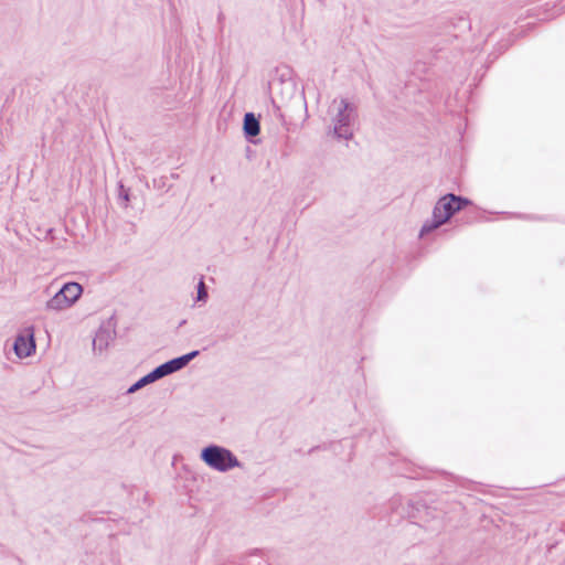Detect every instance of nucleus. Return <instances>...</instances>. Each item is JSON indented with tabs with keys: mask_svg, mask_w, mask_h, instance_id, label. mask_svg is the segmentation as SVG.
<instances>
[{
	"mask_svg": "<svg viewBox=\"0 0 565 565\" xmlns=\"http://www.w3.org/2000/svg\"><path fill=\"white\" fill-rule=\"evenodd\" d=\"M472 202L470 199L457 195L455 193H446L440 196L436 202L431 218L427 220L420 231L419 237H424L427 234H430L435 230L439 228L441 225L446 224L455 214L465 210L468 205H471Z\"/></svg>",
	"mask_w": 565,
	"mask_h": 565,
	"instance_id": "f257e3e1",
	"label": "nucleus"
},
{
	"mask_svg": "<svg viewBox=\"0 0 565 565\" xmlns=\"http://www.w3.org/2000/svg\"><path fill=\"white\" fill-rule=\"evenodd\" d=\"M200 459L207 467L220 472H227L243 466L232 450L216 444L203 447L200 452Z\"/></svg>",
	"mask_w": 565,
	"mask_h": 565,
	"instance_id": "f03ea898",
	"label": "nucleus"
},
{
	"mask_svg": "<svg viewBox=\"0 0 565 565\" xmlns=\"http://www.w3.org/2000/svg\"><path fill=\"white\" fill-rule=\"evenodd\" d=\"M358 117V108L354 103L347 98L339 102L338 113L333 118V137L338 140H350L353 138L352 126Z\"/></svg>",
	"mask_w": 565,
	"mask_h": 565,
	"instance_id": "7ed1b4c3",
	"label": "nucleus"
},
{
	"mask_svg": "<svg viewBox=\"0 0 565 565\" xmlns=\"http://www.w3.org/2000/svg\"><path fill=\"white\" fill-rule=\"evenodd\" d=\"M114 320H115L114 317L109 318V320L107 322L108 326L106 327V326L102 324L98 328V330L96 331L95 337L93 339V350L94 351L103 352L104 350H106L108 348L109 342L115 338L116 323L114 322Z\"/></svg>",
	"mask_w": 565,
	"mask_h": 565,
	"instance_id": "20e7f679",
	"label": "nucleus"
},
{
	"mask_svg": "<svg viewBox=\"0 0 565 565\" xmlns=\"http://www.w3.org/2000/svg\"><path fill=\"white\" fill-rule=\"evenodd\" d=\"M243 134L247 142L253 145H258L260 142V139L257 138L260 134V121L259 117L253 111H247L244 115Z\"/></svg>",
	"mask_w": 565,
	"mask_h": 565,
	"instance_id": "39448f33",
	"label": "nucleus"
},
{
	"mask_svg": "<svg viewBox=\"0 0 565 565\" xmlns=\"http://www.w3.org/2000/svg\"><path fill=\"white\" fill-rule=\"evenodd\" d=\"M200 351L193 350L191 352H188L185 354H182L180 356L170 359L163 363L160 364L161 370H163V373L166 376L171 375L178 371H181L184 369L192 360H194L196 356H199Z\"/></svg>",
	"mask_w": 565,
	"mask_h": 565,
	"instance_id": "423d86ee",
	"label": "nucleus"
},
{
	"mask_svg": "<svg viewBox=\"0 0 565 565\" xmlns=\"http://www.w3.org/2000/svg\"><path fill=\"white\" fill-rule=\"evenodd\" d=\"M15 355L20 359L31 356L36 349L33 333L18 334L12 347Z\"/></svg>",
	"mask_w": 565,
	"mask_h": 565,
	"instance_id": "0eeeda50",
	"label": "nucleus"
},
{
	"mask_svg": "<svg viewBox=\"0 0 565 565\" xmlns=\"http://www.w3.org/2000/svg\"><path fill=\"white\" fill-rule=\"evenodd\" d=\"M163 377H166L163 370H161L160 365H158L154 369H152L149 373L137 380L134 384H131L128 387L126 394H134L141 390L142 387L151 383H154Z\"/></svg>",
	"mask_w": 565,
	"mask_h": 565,
	"instance_id": "6e6552de",
	"label": "nucleus"
},
{
	"mask_svg": "<svg viewBox=\"0 0 565 565\" xmlns=\"http://www.w3.org/2000/svg\"><path fill=\"white\" fill-rule=\"evenodd\" d=\"M58 291L62 292V296L65 298V300L71 302L72 307L83 294V287L78 282L68 281L65 282Z\"/></svg>",
	"mask_w": 565,
	"mask_h": 565,
	"instance_id": "1a4fd4ad",
	"label": "nucleus"
},
{
	"mask_svg": "<svg viewBox=\"0 0 565 565\" xmlns=\"http://www.w3.org/2000/svg\"><path fill=\"white\" fill-rule=\"evenodd\" d=\"M429 508L422 500L412 501L409 500L406 508V515L409 519L423 520V513L428 514Z\"/></svg>",
	"mask_w": 565,
	"mask_h": 565,
	"instance_id": "9d476101",
	"label": "nucleus"
},
{
	"mask_svg": "<svg viewBox=\"0 0 565 565\" xmlns=\"http://www.w3.org/2000/svg\"><path fill=\"white\" fill-rule=\"evenodd\" d=\"M70 307L71 302L65 300V298L62 296V292L60 291L55 292V295L46 302L47 310L61 311Z\"/></svg>",
	"mask_w": 565,
	"mask_h": 565,
	"instance_id": "9b49d317",
	"label": "nucleus"
},
{
	"mask_svg": "<svg viewBox=\"0 0 565 565\" xmlns=\"http://www.w3.org/2000/svg\"><path fill=\"white\" fill-rule=\"evenodd\" d=\"M256 554H260L262 557L264 556V551L263 550H254L250 554L246 555L244 558H243V562H242V565H269L267 563V559L266 561H257V562H254L252 559V556L256 555Z\"/></svg>",
	"mask_w": 565,
	"mask_h": 565,
	"instance_id": "f8f14e48",
	"label": "nucleus"
},
{
	"mask_svg": "<svg viewBox=\"0 0 565 565\" xmlns=\"http://www.w3.org/2000/svg\"><path fill=\"white\" fill-rule=\"evenodd\" d=\"M118 199L127 206L130 201V189L126 188L122 182H118Z\"/></svg>",
	"mask_w": 565,
	"mask_h": 565,
	"instance_id": "ddd939ff",
	"label": "nucleus"
},
{
	"mask_svg": "<svg viewBox=\"0 0 565 565\" xmlns=\"http://www.w3.org/2000/svg\"><path fill=\"white\" fill-rule=\"evenodd\" d=\"M207 287L205 286L203 278H201L198 284L196 301L205 302L207 300Z\"/></svg>",
	"mask_w": 565,
	"mask_h": 565,
	"instance_id": "4468645a",
	"label": "nucleus"
},
{
	"mask_svg": "<svg viewBox=\"0 0 565 565\" xmlns=\"http://www.w3.org/2000/svg\"><path fill=\"white\" fill-rule=\"evenodd\" d=\"M168 180H169V177H166V175L154 178L152 181L153 188L157 190L166 189V191H168L171 188V185H168Z\"/></svg>",
	"mask_w": 565,
	"mask_h": 565,
	"instance_id": "2eb2a0df",
	"label": "nucleus"
},
{
	"mask_svg": "<svg viewBox=\"0 0 565 565\" xmlns=\"http://www.w3.org/2000/svg\"><path fill=\"white\" fill-rule=\"evenodd\" d=\"M271 104L274 108V116L281 122V125H286V119L280 109V106H278L274 99H271Z\"/></svg>",
	"mask_w": 565,
	"mask_h": 565,
	"instance_id": "dca6fc26",
	"label": "nucleus"
},
{
	"mask_svg": "<svg viewBox=\"0 0 565 565\" xmlns=\"http://www.w3.org/2000/svg\"><path fill=\"white\" fill-rule=\"evenodd\" d=\"M224 13L221 11L218 14H217V23L220 25V29L222 30L223 26H224Z\"/></svg>",
	"mask_w": 565,
	"mask_h": 565,
	"instance_id": "f3484780",
	"label": "nucleus"
},
{
	"mask_svg": "<svg viewBox=\"0 0 565 565\" xmlns=\"http://www.w3.org/2000/svg\"><path fill=\"white\" fill-rule=\"evenodd\" d=\"M281 85H286V86H287V88H289L290 94H294V93H295V88H296V86H295V84H294V83H291V82H284V81H281Z\"/></svg>",
	"mask_w": 565,
	"mask_h": 565,
	"instance_id": "a211bd4d",
	"label": "nucleus"
},
{
	"mask_svg": "<svg viewBox=\"0 0 565 565\" xmlns=\"http://www.w3.org/2000/svg\"><path fill=\"white\" fill-rule=\"evenodd\" d=\"M246 151H247V158H249V154H250L252 150H250V148L248 146L246 147Z\"/></svg>",
	"mask_w": 565,
	"mask_h": 565,
	"instance_id": "6ab92c4d",
	"label": "nucleus"
},
{
	"mask_svg": "<svg viewBox=\"0 0 565 565\" xmlns=\"http://www.w3.org/2000/svg\"><path fill=\"white\" fill-rule=\"evenodd\" d=\"M170 178H171V179H177V178H178V174L172 173V174L170 175Z\"/></svg>",
	"mask_w": 565,
	"mask_h": 565,
	"instance_id": "aec40b11",
	"label": "nucleus"
},
{
	"mask_svg": "<svg viewBox=\"0 0 565 565\" xmlns=\"http://www.w3.org/2000/svg\"><path fill=\"white\" fill-rule=\"evenodd\" d=\"M317 448H318V447H312V448L309 450V452L315 451Z\"/></svg>",
	"mask_w": 565,
	"mask_h": 565,
	"instance_id": "412c9836",
	"label": "nucleus"
},
{
	"mask_svg": "<svg viewBox=\"0 0 565 565\" xmlns=\"http://www.w3.org/2000/svg\"><path fill=\"white\" fill-rule=\"evenodd\" d=\"M320 2H323V0H319Z\"/></svg>",
	"mask_w": 565,
	"mask_h": 565,
	"instance_id": "4be33fe9",
	"label": "nucleus"
}]
</instances>
